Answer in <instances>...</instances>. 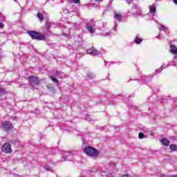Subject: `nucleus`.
Here are the masks:
<instances>
[{
  "instance_id": "obj_17",
  "label": "nucleus",
  "mask_w": 177,
  "mask_h": 177,
  "mask_svg": "<svg viewBox=\"0 0 177 177\" xmlns=\"http://www.w3.org/2000/svg\"><path fill=\"white\" fill-rule=\"evenodd\" d=\"M49 77L53 80V82H56L57 84H59V81L57 79L53 77V76L50 75Z\"/></svg>"
},
{
  "instance_id": "obj_25",
  "label": "nucleus",
  "mask_w": 177,
  "mask_h": 177,
  "mask_svg": "<svg viewBox=\"0 0 177 177\" xmlns=\"http://www.w3.org/2000/svg\"><path fill=\"white\" fill-rule=\"evenodd\" d=\"M5 93V90L3 88H0V95H3Z\"/></svg>"
},
{
  "instance_id": "obj_21",
  "label": "nucleus",
  "mask_w": 177,
  "mask_h": 177,
  "mask_svg": "<svg viewBox=\"0 0 177 177\" xmlns=\"http://www.w3.org/2000/svg\"><path fill=\"white\" fill-rule=\"evenodd\" d=\"M101 175L102 176H104L105 175H106V177H109V176H110V175L108 174H106V172H104V171H102V173H101Z\"/></svg>"
},
{
  "instance_id": "obj_22",
  "label": "nucleus",
  "mask_w": 177,
  "mask_h": 177,
  "mask_svg": "<svg viewBox=\"0 0 177 177\" xmlns=\"http://www.w3.org/2000/svg\"><path fill=\"white\" fill-rule=\"evenodd\" d=\"M142 131L143 132H145V133H147V132H149V131L147 130V129L146 127H143Z\"/></svg>"
},
{
  "instance_id": "obj_26",
  "label": "nucleus",
  "mask_w": 177,
  "mask_h": 177,
  "mask_svg": "<svg viewBox=\"0 0 177 177\" xmlns=\"http://www.w3.org/2000/svg\"><path fill=\"white\" fill-rule=\"evenodd\" d=\"M4 25L2 23H0V28H3Z\"/></svg>"
},
{
  "instance_id": "obj_5",
  "label": "nucleus",
  "mask_w": 177,
  "mask_h": 177,
  "mask_svg": "<svg viewBox=\"0 0 177 177\" xmlns=\"http://www.w3.org/2000/svg\"><path fill=\"white\" fill-rule=\"evenodd\" d=\"M29 81L30 84H33V85H38V84H39V79L35 77V76H30Z\"/></svg>"
},
{
  "instance_id": "obj_37",
  "label": "nucleus",
  "mask_w": 177,
  "mask_h": 177,
  "mask_svg": "<svg viewBox=\"0 0 177 177\" xmlns=\"http://www.w3.org/2000/svg\"><path fill=\"white\" fill-rule=\"evenodd\" d=\"M48 89H49V86H48Z\"/></svg>"
},
{
  "instance_id": "obj_10",
  "label": "nucleus",
  "mask_w": 177,
  "mask_h": 177,
  "mask_svg": "<svg viewBox=\"0 0 177 177\" xmlns=\"http://www.w3.org/2000/svg\"><path fill=\"white\" fill-rule=\"evenodd\" d=\"M52 26H55V24H53V22H47L45 24V28H46V30H49V28H50Z\"/></svg>"
},
{
  "instance_id": "obj_32",
  "label": "nucleus",
  "mask_w": 177,
  "mask_h": 177,
  "mask_svg": "<svg viewBox=\"0 0 177 177\" xmlns=\"http://www.w3.org/2000/svg\"><path fill=\"white\" fill-rule=\"evenodd\" d=\"M133 9H138V6H136Z\"/></svg>"
},
{
  "instance_id": "obj_13",
  "label": "nucleus",
  "mask_w": 177,
  "mask_h": 177,
  "mask_svg": "<svg viewBox=\"0 0 177 177\" xmlns=\"http://www.w3.org/2000/svg\"><path fill=\"white\" fill-rule=\"evenodd\" d=\"M149 11L151 13H155L156 12V7L154 6H150Z\"/></svg>"
},
{
  "instance_id": "obj_6",
  "label": "nucleus",
  "mask_w": 177,
  "mask_h": 177,
  "mask_svg": "<svg viewBox=\"0 0 177 177\" xmlns=\"http://www.w3.org/2000/svg\"><path fill=\"white\" fill-rule=\"evenodd\" d=\"M87 53H88V55H100V51L95 50L93 47H92L91 48L88 49L87 50Z\"/></svg>"
},
{
  "instance_id": "obj_33",
  "label": "nucleus",
  "mask_w": 177,
  "mask_h": 177,
  "mask_svg": "<svg viewBox=\"0 0 177 177\" xmlns=\"http://www.w3.org/2000/svg\"><path fill=\"white\" fill-rule=\"evenodd\" d=\"M110 32L106 33L105 35H109Z\"/></svg>"
},
{
  "instance_id": "obj_31",
  "label": "nucleus",
  "mask_w": 177,
  "mask_h": 177,
  "mask_svg": "<svg viewBox=\"0 0 177 177\" xmlns=\"http://www.w3.org/2000/svg\"><path fill=\"white\" fill-rule=\"evenodd\" d=\"M174 3H176L177 5V0H174Z\"/></svg>"
},
{
  "instance_id": "obj_14",
  "label": "nucleus",
  "mask_w": 177,
  "mask_h": 177,
  "mask_svg": "<svg viewBox=\"0 0 177 177\" xmlns=\"http://www.w3.org/2000/svg\"><path fill=\"white\" fill-rule=\"evenodd\" d=\"M169 149H171L173 151H176L177 146L175 145H171L169 146Z\"/></svg>"
},
{
  "instance_id": "obj_3",
  "label": "nucleus",
  "mask_w": 177,
  "mask_h": 177,
  "mask_svg": "<svg viewBox=\"0 0 177 177\" xmlns=\"http://www.w3.org/2000/svg\"><path fill=\"white\" fill-rule=\"evenodd\" d=\"M1 128L2 129H5L6 132H9V131L13 129V124H12V122L6 120L1 122Z\"/></svg>"
},
{
  "instance_id": "obj_16",
  "label": "nucleus",
  "mask_w": 177,
  "mask_h": 177,
  "mask_svg": "<svg viewBox=\"0 0 177 177\" xmlns=\"http://www.w3.org/2000/svg\"><path fill=\"white\" fill-rule=\"evenodd\" d=\"M134 41L136 42V44H140L142 42V39L136 37V39H134Z\"/></svg>"
},
{
  "instance_id": "obj_8",
  "label": "nucleus",
  "mask_w": 177,
  "mask_h": 177,
  "mask_svg": "<svg viewBox=\"0 0 177 177\" xmlns=\"http://www.w3.org/2000/svg\"><path fill=\"white\" fill-rule=\"evenodd\" d=\"M114 17H115V20H117L119 22L121 21V20H122V15H121V14L115 12Z\"/></svg>"
},
{
  "instance_id": "obj_15",
  "label": "nucleus",
  "mask_w": 177,
  "mask_h": 177,
  "mask_svg": "<svg viewBox=\"0 0 177 177\" xmlns=\"http://www.w3.org/2000/svg\"><path fill=\"white\" fill-rule=\"evenodd\" d=\"M37 17L38 19H39L40 21H42V20H44V15H42V13L39 12L37 14Z\"/></svg>"
},
{
  "instance_id": "obj_24",
  "label": "nucleus",
  "mask_w": 177,
  "mask_h": 177,
  "mask_svg": "<svg viewBox=\"0 0 177 177\" xmlns=\"http://www.w3.org/2000/svg\"><path fill=\"white\" fill-rule=\"evenodd\" d=\"M71 2L73 3H80V0H71Z\"/></svg>"
},
{
  "instance_id": "obj_4",
  "label": "nucleus",
  "mask_w": 177,
  "mask_h": 177,
  "mask_svg": "<svg viewBox=\"0 0 177 177\" xmlns=\"http://www.w3.org/2000/svg\"><path fill=\"white\" fill-rule=\"evenodd\" d=\"M1 151L6 154H10V153H12V145H10V143L6 142L1 147Z\"/></svg>"
},
{
  "instance_id": "obj_1",
  "label": "nucleus",
  "mask_w": 177,
  "mask_h": 177,
  "mask_svg": "<svg viewBox=\"0 0 177 177\" xmlns=\"http://www.w3.org/2000/svg\"><path fill=\"white\" fill-rule=\"evenodd\" d=\"M84 152L86 156H90V157H97L99 156V151L90 146L86 147L84 149Z\"/></svg>"
},
{
  "instance_id": "obj_29",
  "label": "nucleus",
  "mask_w": 177,
  "mask_h": 177,
  "mask_svg": "<svg viewBox=\"0 0 177 177\" xmlns=\"http://www.w3.org/2000/svg\"><path fill=\"white\" fill-rule=\"evenodd\" d=\"M167 177H175V175L167 176Z\"/></svg>"
},
{
  "instance_id": "obj_19",
  "label": "nucleus",
  "mask_w": 177,
  "mask_h": 177,
  "mask_svg": "<svg viewBox=\"0 0 177 177\" xmlns=\"http://www.w3.org/2000/svg\"><path fill=\"white\" fill-rule=\"evenodd\" d=\"M159 30H162V31H165L167 30V28L164 25H160L158 27Z\"/></svg>"
},
{
  "instance_id": "obj_27",
  "label": "nucleus",
  "mask_w": 177,
  "mask_h": 177,
  "mask_svg": "<svg viewBox=\"0 0 177 177\" xmlns=\"http://www.w3.org/2000/svg\"><path fill=\"white\" fill-rule=\"evenodd\" d=\"M114 165H115V163H114V162L110 163V167H114Z\"/></svg>"
},
{
  "instance_id": "obj_23",
  "label": "nucleus",
  "mask_w": 177,
  "mask_h": 177,
  "mask_svg": "<svg viewBox=\"0 0 177 177\" xmlns=\"http://www.w3.org/2000/svg\"><path fill=\"white\" fill-rule=\"evenodd\" d=\"M44 169H46V171H49L50 170V167L49 165H46L44 167Z\"/></svg>"
},
{
  "instance_id": "obj_7",
  "label": "nucleus",
  "mask_w": 177,
  "mask_h": 177,
  "mask_svg": "<svg viewBox=\"0 0 177 177\" xmlns=\"http://www.w3.org/2000/svg\"><path fill=\"white\" fill-rule=\"evenodd\" d=\"M170 52L172 55H177V48L174 44L170 45Z\"/></svg>"
},
{
  "instance_id": "obj_35",
  "label": "nucleus",
  "mask_w": 177,
  "mask_h": 177,
  "mask_svg": "<svg viewBox=\"0 0 177 177\" xmlns=\"http://www.w3.org/2000/svg\"><path fill=\"white\" fill-rule=\"evenodd\" d=\"M175 177H177V175H174Z\"/></svg>"
},
{
  "instance_id": "obj_30",
  "label": "nucleus",
  "mask_w": 177,
  "mask_h": 177,
  "mask_svg": "<svg viewBox=\"0 0 177 177\" xmlns=\"http://www.w3.org/2000/svg\"><path fill=\"white\" fill-rule=\"evenodd\" d=\"M102 1H103V0H95V2H100Z\"/></svg>"
},
{
  "instance_id": "obj_18",
  "label": "nucleus",
  "mask_w": 177,
  "mask_h": 177,
  "mask_svg": "<svg viewBox=\"0 0 177 177\" xmlns=\"http://www.w3.org/2000/svg\"><path fill=\"white\" fill-rule=\"evenodd\" d=\"M68 156V153H65L63 156H62V160L63 161H66L67 160V156Z\"/></svg>"
},
{
  "instance_id": "obj_28",
  "label": "nucleus",
  "mask_w": 177,
  "mask_h": 177,
  "mask_svg": "<svg viewBox=\"0 0 177 177\" xmlns=\"http://www.w3.org/2000/svg\"><path fill=\"white\" fill-rule=\"evenodd\" d=\"M136 15H140V10H138Z\"/></svg>"
},
{
  "instance_id": "obj_36",
  "label": "nucleus",
  "mask_w": 177,
  "mask_h": 177,
  "mask_svg": "<svg viewBox=\"0 0 177 177\" xmlns=\"http://www.w3.org/2000/svg\"><path fill=\"white\" fill-rule=\"evenodd\" d=\"M15 2H17V0H15Z\"/></svg>"
},
{
  "instance_id": "obj_34",
  "label": "nucleus",
  "mask_w": 177,
  "mask_h": 177,
  "mask_svg": "<svg viewBox=\"0 0 177 177\" xmlns=\"http://www.w3.org/2000/svg\"><path fill=\"white\" fill-rule=\"evenodd\" d=\"M128 2V3H131V1H127Z\"/></svg>"
},
{
  "instance_id": "obj_2",
  "label": "nucleus",
  "mask_w": 177,
  "mask_h": 177,
  "mask_svg": "<svg viewBox=\"0 0 177 177\" xmlns=\"http://www.w3.org/2000/svg\"><path fill=\"white\" fill-rule=\"evenodd\" d=\"M28 34L30 35L32 39H39V41H44V39H45V36L35 31H28Z\"/></svg>"
},
{
  "instance_id": "obj_12",
  "label": "nucleus",
  "mask_w": 177,
  "mask_h": 177,
  "mask_svg": "<svg viewBox=\"0 0 177 177\" xmlns=\"http://www.w3.org/2000/svg\"><path fill=\"white\" fill-rule=\"evenodd\" d=\"M87 30L91 32V34H93L95 32V28L92 26H88Z\"/></svg>"
},
{
  "instance_id": "obj_9",
  "label": "nucleus",
  "mask_w": 177,
  "mask_h": 177,
  "mask_svg": "<svg viewBox=\"0 0 177 177\" xmlns=\"http://www.w3.org/2000/svg\"><path fill=\"white\" fill-rule=\"evenodd\" d=\"M160 142L163 146H169V141L167 138H162Z\"/></svg>"
},
{
  "instance_id": "obj_11",
  "label": "nucleus",
  "mask_w": 177,
  "mask_h": 177,
  "mask_svg": "<svg viewBox=\"0 0 177 177\" xmlns=\"http://www.w3.org/2000/svg\"><path fill=\"white\" fill-rule=\"evenodd\" d=\"M167 66V64H164L163 65L161 66L160 68L156 70V73H161V71H162L164 68H166Z\"/></svg>"
},
{
  "instance_id": "obj_20",
  "label": "nucleus",
  "mask_w": 177,
  "mask_h": 177,
  "mask_svg": "<svg viewBox=\"0 0 177 177\" xmlns=\"http://www.w3.org/2000/svg\"><path fill=\"white\" fill-rule=\"evenodd\" d=\"M138 138L139 139H143V138H145V134H143L142 132L139 133Z\"/></svg>"
}]
</instances>
